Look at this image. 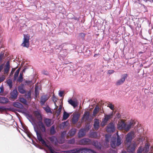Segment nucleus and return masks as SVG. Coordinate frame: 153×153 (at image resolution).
<instances>
[{"label": "nucleus", "mask_w": 153, "mask_h": 153, "mask_svg": "<svg viewBox=\"0 0 153 153\" xmlns=\"http://www.w3.org/2000/svg\"><path fill=\"white\" fill-rule=\"evenodd\" d=\"M35 131L36 133L37 138L38 140L41 142L50 151L51 153H57L53 149L51 145H47L45 141L42 138V136L40 131H38L37 129H35Z\"/></svg>", "instance_id": "f257e3e1"}, {"label": "nucleus", "mask_w": 153, "mask_h": 153, "mask_svg": "<svg viewBox=\"0 0 153 153\" xmlns=\"http://www.w3.org/2000/svg\"><path fill=\"white\" fill-rule=\"evenodd\" d=\"M30 36L28 34H24V38L22 43L21 44V46L24 47L28 48L29 46V40Z\"/></svg>", "instance_id": "f03ea898"}, {"label": "nucleus", "mask_w": 153, "mask_h": 153, "mask_svg": "<svg viewBox=\"0 0 153 153\" xmlns=\"http://www.w3.org/2000/svg\"><path fill=\"white\" fill-rule=\"evenodd\" d=\"M78 144L83 146H89L91 145L92 141L90 139L84 138L80 140L78 142Z\"/></svg>", "instance_id": "7ed1b4c3"}, {"label": "nucleus", "mask_w": 153, "mask_h": 153, "mask_svg": "<svg viewBox=\"0 0 153 153\" xmlns=\"http://www.w3.org/2000/svg\"><path fill=\"white\" fill-rule=\"evenodd\" d=\"M121 144L120 138L117 134L116 143L115 138H114L111 141V145L112 148L114 149L117 146H119Z\"/></svg>", "instance_id": "20e7f679"}, {"label": "nucleus", "mask_w": 153, "mask_h": 153, "mask_svg": "<svg viewBox=\"0 0 153 153\" xmlns=\"http://www.w3.org/2000/svg\"><path fill=\"white\" fill-rule=\"evenodd\" d=\"M128 75L127 74H125L121 76V78L117 81L116 82L115 85L117 86H118L122 85L125 82L126 79L127 78Z\"/></svg>", "instance_id": "39448f33"}, {"label": "nucleus", "mask_w": 153, "mask_h": 153, "mask_svg": "<svg viewBox=\"0 0 153 153\" xmlns=\"http://www.w3.org/2000/svg\"><path fill=\"white\" fill-rule=\"evenodd\" d=\"M113 115L112 114L105 115L104 118L102 119L101 124V126H104L105 125L108 120L112 118Z\"/></svg>", "instance_id": "423d86ee"}, {"label": "nucleus", "mask_w": 153, "mask_h": 153, "mask_svg": "<svg viewBox=\"0 0 153 153\" xmlns=\"http://www.w3.org/2000/svg\"><path fill=\"white\" fill-rule=\"evenodd\" d=\"M38 126L40 130L43 133L46 132V129L44 124L42 122V120H41L38 122Z\"/></svg>", "instance_id": "0eeeda50"}, {"label": "nucleus", "mask_w": 153, "mask_h": 153, "mask_svg": "<svg viewBox=\"0 0 153 153\" xmlns=\"http://www.w3.org/2000/svg\"><path fill=\"white\" fill-rule=\"evenodd\" d=\"M118 127L119 129L124 130L126 128V124L123 120H121L119 122L118 124Z\"/></svg>", "instance_id": "6e6552de"}, {"label": "nucleus", "mask_w": 153, "mask_h": 153, "mask_svg": "<svg viewBox=\"0 0 153 153\" xmlns=\"http://www.w3.org/2000/svg\"><path fill=\"white\" fill-rule=\"evenodd\" d=\"M133 135V133L132 132L128 133L127 134L126 137V140L128 144V143H129V144H130L131 143V141L132 139V136Z\"/></svg>", "instance_id": "1a4fd4ad"}, {"label": "nucleus", "mask_w": 153, "mask_h": 153, "mask_svg": "<svg viewBox=\"0 0 153 153\" xmlns=\"http://www.w3.org/2000/svg\"><path fill=\"white\" fill-rule=\"evenodd\" d=\"M106 131L108 132H114L115 130V128L113 123H110L107 126Z\"/></svg>", "instance_id": "9d476101"}, {"label": "nucleus", "mask_w": 153, "mask_h": 153, "mask_svg": "<svg viewBox=\"0 0 153 153\" xmlns=\"http://www.w3.org/2000/svg\"><path fill=\"white\" fill-rule=\"evenodd\" d=\"M49 97L47 95H43L41 98L40 103L42 105H43Z\"/></svg>", "instance_id": "9b49d317"}, {"label": "nucleus", "mask_w": 153, "mask_h": 153, "mask_svg": "<svg viewBox=\"0 0 153 153\" xmlns=\"http://www.w3.org/2000/svg\"><path fill=\"white\" fill-rule=\"evenodd\" d=\"M90 112L89 111H86L84 113L82 120L85 121L88 120L89 117Z\"/></svg>", "instance_id": "f8f14e48"}, {"label": "nucleus", "mask_w": 153, "mask_h": 153, "mask_svg": "<svg viewBox=\"0 0 153 153\" xmlns=\"http://www.w3.org/2000/svg\"><path fill=\"white\" fill-rule=\"evenodd\" d=\"M85 130L84 129H81L79 131L78 133V137L81 138L83 137L85 135Z\"/></svg>", "instance_id": "ddd939ff"}, {"label": "nucleus", "mask_w": 153, "mask_h": 153, "mask_svg": "<svg viewBox=\"0 0 153 153\" xmlns=\"http://www.w3.org/2000/svg\"><path fill=\"white\" fill-rule=\"evenodd\" d=\"M33 113L39 121L41 120L42 121V118L39 112L36 111L34 112Z\"/></svg>", "instance_id": "4468645a"}, {"label": "nucleus", "mask_w": 153, "mask_h": 153, "mask_svg": "<svg viewBox=\"0 0 153 153\" xmlns=\"http://www.w3.org/2000/svg\"><path fill=\"white\" fill-rule=\"evenodd\" d=\"M136 146L135 144L129 145L127 147V151L129 152H133Z\"/></svg>", "instance_id": "2eb2a0df"}, {"label": "nucleus", "mask_w": 153, "mask_h": 153, "mask_svg": "<svg viewBox=\"0 0 153 153\" xmlns=\"http://www.w3.org/2000/svg\"><path fill=\"white\" fill-rule=\"evenodd\" d=\"M79 115L76 114L74 115L72 118V122L73 124H75L79 120Z\"/></svg>", "instance_id": "dca6fc26"}, {"label": "nucleus", "mask_w": 153, "mask_h": 153, "mask_svg": "<svg viewBox=\"0 0 153 153\" xmlns=\"http://www.w3.org/2000/svg\"><path fill=\"white\" fill-rule=\"evenodd\" d=\"M17 96V91L16 90H13L10 93V98L12 99H16Z\"/></svg>", "instance_id": "f3484780"}, {"label": "nucleus", "mask_w": 153, "mask_h": 153, "mask_svg": "<svg viewBox=\"0 0 153 153\" xmlns=\"http://www.w3.org/2000/svg\"><path fill=\"white\" fill-rule=\"evenodd\" d=\"M135 123L134 121H131L130 122L129 124L126 126V128L125 129V131H128L130 128L132 127L135 124Z\"/></svg>", "instance_id": "a211bd4d"}, {"label": "nucleus", "mask_w": 153, "mask_h": 153, "mask_svg": "<svg viewBox=\"0 0 153 153\" xmlns=\"http://www.w3.org/2000/svg\"><path fill=\"white\" fill-rule=\"evenodd\" d=\"M44 122L47 127H50L51 125V120L50 119L44 118Z\"/></svg>", "instance_id": "6ab92c4d"}, {"label": "nucleus", "mask_w": 153, "mask_h": 153, "mask_svg": "<svg viewBox=\"0 0 153 153\" xmlns=\"http://www.w3.org/2000/svg\"><path fill=\"white\" fill-rule=\"evenodd\" d=\"M10 68V65L9 62L8 61H7L6 63V66L4 69V74H7Z\"/></svg>", "instance_id": "aec40b11"}, {"label": "nucleus", "mask_w": 153, "mask_h": 153, "mask_svg": "<svg viewBox=\"0 0 153 153\" xmlns=\"http://www.w3.org/2000/svg\"><path fill=\"white\" fill-rule=\"evenodd\" d=\"M9 102L8 99L5 97H0V103L2 104H6Z\"/></svg>", "instance_id": "412c9836"}, {"label": "nucleus", "mask_w": 153, "mask_h": 153, "mask_svg": "<svg viewBox=\"0 0 153 153\" xmlns=\"http://www.w3.org/2000/svg\"><path fill=\"white\" fill-rule=\"evenodd\" d=\"M100 122L99 120L97 119H95L94 122V129L96 130H98L99 128Z\"/></svg>", "instance_id": "4be33fe9"}, {"label": "nucleus", "mask_w": 153, "mask_h": 153, "mask_svg": "<svg viewBox=\"0 0 153 153\" xmlns=\"http://www.w3.org/2000/svg\"><path fill=\"white\" fill-rule=\"evenodd\" d=\"M69 104L72 105L74 108L76 107L78 105V103L76 102L73 101L72 99H70L68 100Z\"/></svg>", "instance_id": "5701e85b"}, {"label": "nucleus", "mask_w": 153, "mask_h": 153, "mask_svg": "<svg viewBox=\"0 0 153 153\" xmlns=\"http://www.w3.org/2000/svg\"><path fill=\"white\" fill-rule=\"evenodd\" d=\"M99 111V107L97 105L94 108L93 112V116L95 117L97 115V114Z\"/></svg>", "instance_id": "b1692460"}, {"label": "nucleus", "mask_w": 153, "mask_h": 153, "mask_svg": "<svg viewBox=\"0 0 153 153\" xmlns=\"http://www.w3.org/2000/svg\"><path fill=\"white\" fill-rule=\"evenodd\" d=\"M76 132V129L75 128H72L69 131V133L70 136H73L75 134Z\"/></svg>", "instance_id": "393cba45"}, {"label": "nucleus", "mask_w": 153, "mask_h": 153, "mask_svg": "<svg viewBox=\"0 0 153 153\" xmlns=\"http://www.w3.org/2000/svg\"><path fill=\"white\" fill-rule=\"evenodd\" d=\"M85 153H96V152L91 149L85 148Z\"/></svg>", "instance_id": "a878e982"}, {"label": "nucleus", "mask_w": 153, "mask_h": 153, "mask_svg": "<svg viewBox=\"0 0 153 153\" xmlns=\"http://www.w3.org/2000/svg\"><path fill=\"white\" fill-rule=\"evenodd\" d=\"M91 145L95 146L97 148H98L100 147L98 142L97 141L94 140L92 141Z\"/></svg>", "instance_id": "bb28decb"}, {"label": "nucleus", "mask_w": 153, "mask_h": 153, "mask_svg": "<svg viewBox=\"0 0 153 153\" xmlns=\"http://www.w3.org/2000/svg\"><path fill=\"white\" fill-rule=\"evenodd\" d=\"M69 116V114L65 111L63 113V119L64 120H66Z\"/></svg>", "instance_id": "cd10ccee"}, {"label": "nucleus", "mask_w": 153, "mask_h": 153, "mask_svg": "<svg viewBox=\"0 0 153 153\" xmlns=\"http://www.w3.org/2000/svg\"><path fill=\"white\" fill-rule=\"evenodd\" d=\"M85 148H77V153H85Z\"/></svg>", "instance_id": "c85d7f7f"}, {"label": "nucleus", "mask_w": 153, "mask_h": 153, "mask_svg": "<svg viewBox=\"0 0 153 153\" xmlns=\"http://www.w3.org/2000/svg\"><path fill=\"white\" fill-rule=\"evenodd\" d=\"M7 83L9 86L10 88L11 89L12 87L13 84L12 80L10 79H8L7 81Z\"/></svg>", "instance_id": "c756f323"}, {"label": "nucleus", "mask_w": 153, "mask_h": 153, "mask_svg": "<svg viewBox=\"0 0 153 153\" xmlns=\"http://www.w3.org/2000/svg\"><path fill=\"white\" fill-rule=\"evenodd\" d=\"M31 94L30 91H29L27 93H26L25 94V97L27 99H30L31 98Z\"/></svg>", "instance_id": "7c9ffc66"}, {"label": "nucleus", "mask_w": 153, "mask_h": 153, "mask_svg": "<svg viewBox=\"0 0 153 153\" xmlns=\"http://www.w3.org/2000/svg\"><path fill=\"white\" fill-rule=\"evenodd\" d=\"M19 68L17 70L16 72L15 73L14 76V79L13 80L14 81L16 80L19 74Z\"/></svg>", "instance_id": "2f4dec72"}, {"label": "nucleus", "mask_w": 153, "mask_h": 153, "mask_svg": "<svg viewBox=\"0 0 153 153\" xmlns=\"http://www.w3.org/2000/svg\"><path fill=\"white\" fill-rule=\"evenodd\" d=\"M55 127L54 126H53L50 129V133L51 134H54L56 133V131L55 130Z\"/></svg>", "instance_id": "473e14b6"}, {"label": "nucleus", "mask_w": 153, "mask_h": 153, "mask_svg": "<svg viewBox=\"0 0 153 153\" xmlns=\"http://www.w3.org/2000/svg\"><path fill=\"white\" fill-rule=\"evenodd\" d=\"M44 108L47 113L51 112V109L48 106L46 107H44Z\"/></svg>", "instance_id": "72a5a7b5"}, {"label": "nucleus", "mask_w": 153, "mask_h": 153, "mask_svg": "<svg viewBox=\"0 0 153 153\" xmlns=\"http://www.w3.org/2000/svg\"><path fill=\"white\" fill-rule=\"evenodd\" d=\"M20 102L24 104H26L27 101L26 100L22 98H20Z\"/></svg>", "instance_id": "f704fd0d"}, {"label": "nucleus", "mask_w": 153, "mask_h": 153, "mask_svg": "<svg viewBox=\"0 0 153 153\" xmlns=\"http://www.w3.org/2000/svg\"><path fill=\"white\" fill-rule=\"evenodd\" d=\"M49 140L50 141L52 142H54L56 140V138L54 136H52L49 137Z\"/></svg>", "instance_id": "c9c22d12"}, {"label": "nucleus", "mask_w": 153, "mask_h": 153, "mask_svg": "<svg viewBox=\"0 0 153 153\" xmlns=\"http://www.w3.org/2000/svg\"><path fill=\"white\" fill-rule=\"evenodd\" d=\"M75 139H72L68 141V143L71 144H74L75 143Z\"/></svg>", "instance_id": "e433bc0d"}, {"label": "nucleus", "mask_w": 153, "mask_h": 153, "mask_svg": "<svg viewBox=\"0 0 153 153\" xmlns=\"http://www.w3.org/2000/svg\"><path fill=\"white\" fill-rule=\"evenodd\" d=\"M107 106L109 107L111 110L114 109V105L111 103L108 104Z\"/></svg>", "instance_id": "4c0bfd02"}, {"label": "nucleus", "mask_w": 153, "mask_h": 153, "mask_svg": "<svg viewBox=\"0 0 153 153\" xmlns=\"http://www.w3.org/2000/svg\"><path fill=\"white\" fill-rule=\"evenodd\" d=\"M26 91L23 88H20V93L22 94H24L26 93Z\"/></svg>", "instance_id": "58836bf2"}, {"label": "nucleus", "mask_w": 153, "mask_h": 153, "mask_svg": "<svg viewBox=\"0 0 153 153\" xmlns=\"http://www.w3.org/2000/svg\"><path fill=\"white\" fill-rule=\"evenodd\" d=\"M23 75L22 73L20 74V83L22 82L23 80Z\"/></svg>", "instance_id": "ea45409f"}, {"label": "nucleus", "mask_w": 153, "mask_h": 153, "mask_svg": "<svg viewBox=\"0 0 153 153\" xmlns=\"http://www.w3.org/2000/svg\"><path fill=\"white\" fill-rule=\"evenodd\" d=\"M61 109H62V107H61V106H60L59 107L58 110L56 111V113L58 115H59L60 114V112L61 111Z\"/></svg>", "instance_id": "a19ab883"}, {"label": "nucleus", "mask_w": 153, "mask_h": 153, "mask_svg": "<svg viewBox=\"0 0 153 153\" xmlns=\"http://www.w3.org/2000/svg\"><path fill=\"white\" fill-rule=\"evenodd\" d=\"M85 34L84 33H82L79 34V36L82 38H83L85 36Z\"/></svg>", "instance_id": "79ce46f5"}, {"label": "nucleus", "mask_w": 153, "mask_h": 153, "mask_svg": "<svg viewBox=\"0 0 153 153\" xmlns=\"http://www.w3.org/2000/svg\"><path fill=\"white\" fill-rule=\"evenodd\" d=\"M13 106L15 107L19 108V102H15L13 103Z\"/></svg>", "instance_id": "37998d69"}, {"label": "nucleus", "mask_w": 153, "mask_h": 153, "mask_svg": "<svg viewBox=\"0 0 153 153\" xmlns=\"http://www.w3.org/2000/svg\"><path fill=\"white\" fill-rule=\"evenodd\" d=\"M35 93L36 96V97H37V96L39 95V91L38 89L36 88H35Z\"/></svg>", "instance_id": "c03bdc74"}, {"label": "nucleus", "mask_w": 153, "mask_h": 153, "mask_svg": "<svg viewBox=\"0 0 153 153\" xmlns=\"http://www.w3.org/2000/svg\"><path fill=\"white\" fill-rule=\"evenodd\" d=\"M71 153H77V148L70 150Z\"/></svg>", "instance_id": "a18cd8bd"}, {"label": "nucleus", "mask_w": 153, "mask_h": 153, "mask_svg": "<svg viewBox=\"0 0 153 153\" xmlns=\"http://www.w3.org/2000/svg\"><path fill=\"white\" fill-rule=\"evenodd\" d=\"M0 95H1V94L4 92V88L3 86H1L0 88Z\"/></svg>", "instance_id": "49530a36"}, {"label": "nucleus", "mask_w": 153, "mask_h": 153, "mask_svg": "<svg viewBox=\"0 0 153 153\" xmlns=\"http://www.w3.org/2000/svg\"><path fill=\"white\" fill-rule=\"evenodd\" d=\"M143 150L141 147H139L137 150V153H142Z\"/></svg>", "instance_id": "de8ad7c7"}, {"label": "nucleus", "mask_w": 153, "mask_h": 153, "mask_svg": "<svg viewBox=\"0 0 153 153\" xmlns=\"http://www.w3.org/2000/svg\"><path fill=\"white\" fill-rule=\"evenodd\" d=\"M57 99L55 97V96H53V101L54 102V104L55 105H56V103H55V102H56L57 101Z\"/></svg>", "instance_id": "09e8293b"}, {"label": "nucleus", "mask_w": 153, "mask_h": 153, "mask_svg": "<svg viewBox=\"0 0 153 153\" xmlns=\"http://www.w3.org/2000/svg\"><path fill=\"white\" fill-rule=\"evenodd\" d=\"M90 126L89 125H87L85 126V131L87 130V131H88L90 129Z\"/></svg>", "instance_id": "8fccbe9b"}, {"label": "nucleus", "mask_w": 153, "mask_h": 153, "mask_svg": "<svg viewBox=\"0 0 153 153\" xmlns=\"http://www.w3.org/2000/svg\"><path fill=\"white\" fill-rule=\"evenodd\" d=\"M91 135L93 136L92 137H96L97 136V133L96 132H94L92 133Z\"/></svg>", "instance_id": "3c124183"}, {"label": "nucleus", "mask_w": 153, "mask_h": 153, "mask_svg": "<svg viewBox=\"0 0 153 153\" xmlns=\"http://www.w3.org/2000/svg\"><path fill=\"white\" fill-rule=\"evenodd\" d=\"M114 71L113 70H109L108 71V74H111L114 73Z\"/></svg>", "instance_id": "603ef678"}, {"label": "nucleus", "mask_w": 153, "mask_h": 153, "mask_svg": "<svg viewBox=\"0 0 153 153\" xmlns=\"http://www.w3.org/2000/svg\"><path fill=\"white\" fill-rule=\"evenodd\" d=\"M20 122L21 123V124L22 125V128H23V129L25 130L26 129V126H25L23 125V123L20 121Z\"/></svg>", "instance_id": "864d4df0"}, {"label": "nucleus", "mask_w": 153, "mask_h": 153, "mask_svg": "<svg viewBox=\"0 0 153 153\" xmlns=\"http://www.w3.org/2000/svg\"><path fill=\"white\" fill-rule=\"evenodd\" d=\"M64 93V91H60L59 93V95L60 97H62V95Z\"/></svg>", "instance_id": "5fc2aeb1"}, {"label": "nucleus", "mask_w": 153, "mask_h": 153, "mask_svg": "<svg viewBox=\"0 0 153 153\" xmlns=\"http://www.w3.org/2000/svg\"><path fill=\"white\" fill-rule=\"evenodd\" d=\"M145 148L147 149V151H148V149H149V146L148 144L146 143L145 144Z\"/></svg>", "instance_id": "6e6d98bb"}, {"label": "nucleus", "mask_w": 153, "mask_h": 153, "mask_svg": "<svg viewBox=\"0 0 153 153\" xmlns=\"http://www.w3.org/2000/svg\"><path fill=\"white\" fill-rule=\"evenodd\" d=\"M27 69V68H26V67L25 68L23 69V70L22 71H21V73H22V74H23V73H25V71Z\"/></svg>", "instance_id": "4d7b16f0"}, {"label": "nucleus", "mask_w": 153, "mask_h": 153, "mask_svg": "<svg viewBox=\"0 0 153 153\" xmlns=\"http://www.w3.org/2000/svg\"><path fill=\"white\" fill-rule=\"evenodd\" d=\"M32 82V81H25V83L27 85H29Z\"/></svg>", "instance_id": "13d9d810"}, {"label": "nucleus", "mask_w": 153, "mask_h": 153, "mask_svg": "<svg viewBox=\"0 0 153 153\" xmlns=\"http://www.w3.org/2000/svg\"><path fill=\"white\" fill-rule=\"evenodd\" d=\"M15 69L14 68H12V71L10 74V76L12 75L13 74V72L15 71Z\"/></svg>", "instance_id": "bf43d9fd"}, {"label": "nucleus", "mask_w": 153, "mask_h": 153, "mask_svg": "<svg viewBox=\"0 0 153 153\" xmlns=\"http://www.w3.org/2000/svg\"><path fill=\"white\" fill-rule=\"evenodd\" d=\"M3 64H2V65H0V72H1V70L3 69Z\"/></svg>", "instance_id": "052dcab7"}, {"label": "nucleus", "mask_w": 153, "mask_h": 153, "mask_svg": "<svg viewBox=\"0 0 153 153\" xmlns=\"http://www.w3.org/2000/svg\"><path fill=\"white\" fill-rule=\"evenodd\" d=\"M143 53V52H142V51H140V52H139L137 54V56H138V55H139L140 54H142Z\"/></svg>", "instance_id": "680f3d73"}, {"label": "nucleus", "mask_w": 153, "mask_h": 153, "mask_svg": "<svg viewBox=\"0 0 153 153\" xmlns=\"http://www.w3.org/2000/svg\"><path fill=\"white\" fill-rule=\"evenodd\" d=\"M4 80V78H3L2 77H0V82H2Z\"/></svg>", "instance_id": "e2e57ef3"}, {"label": "nucleus", "mask_w": 153, "mask_h": 153, "mask_svg": "<svg viewBox=\"0 0 153 153\" xmlns=\"http://www.w3.org/2000/svg\"><path fill=\"white\" fill-rule=\"evenodd\" d=\"M26 115L27 116L30 118H31L32 117V116L31 115L29 114H27Z\"/></svg>", "instance_id": "0e129e2a"}, {"label": "nucleus", "mask_w": 153, "mask_h": 153, "mask_svg": "<svg viewBox=\"0 0 153 153\" xmlns=\"http://www.w3.org/2000/svg\"><path fill=\"white\" fill-rule=\"evenodd\" d=\"M64 153H71L70 150L65 151Z\"/></svg>", "instance_id": "69168bd1"}, {"label": "nucleus", "mask_w": 153, "mask_h": 153, "mask_svg": "<svg viewBox=\"0 0 153 153\" xmlns=\"http://www.w3.org/2000/svg\"><path fill=\"white\" fill-rule=\"evenodd\" d=\"M2 57L3 56L2 55H0V62L2 60Z\"/></svg>", "instance_id": "338daca9"}, {"label": "nucleus", "mask_w": 153, "mask_h": 153, "mask_svg": "<svg viewBox=\"0 0 153 153\" xmlns=\"http://www.w3.org/2000/svg\"><path fill=\"white\" fill-rule=\"evenodd\" d=\"M19 107H20V108H21L23 107V106L22 104H21L20 103Z\"/></svg>", "instance_id": "774afa93"}]
</instances>
